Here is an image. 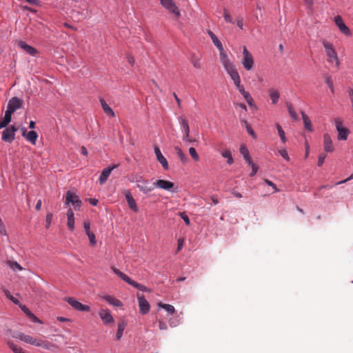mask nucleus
<instances>
[{
  "instance_id": "14",
  "label": "nucleus",
  "mask_w": 353,
  "mask_h": 353,
  "mask_svg": "<svg viewBox=\"0 0 353 353\" xmlns=\"http://www.w3.org/2000/svg\"><path fill=\"white\" fill-rule=\"evenodd\" d=\"M155 155L157 161L161 164L163 169L168 170L169 169V165L165 157L162 154L160 148L158 146H155L154 148Z\"/></svg>"
},
{
  "instance_id": "64",
  "label": "nucleus",
  "mask_w": 353,
  "mask_h": 353,
  "mask_svg": "<svg viewBox=\"0 0 353 353\" xmlns=\"http://www.w3.org/2000/svg\"><path fill=\"white\" fill-rule=\"evenodd\" d=\"M127 59H128V63L132 66H133L134 65V63H135V60H134V57L132 56H131V55H128Z\"/></svg>"
},
{
  "instance_id": "46",
  "label": "nucleus",
  "mask_w": 353,
  "mask_h": 353,
  "mask_svg": "<svg viewBox=\"0 0 353 353\" xmlns=\"http://www.w3.org/2000/svg\"><path fill=\"white\" fill-rule=\"evenodd\" d=\"M179 216L184 221V222L186 224V225H190V219H189L188 216L187 215V214L185 212H180L179 213Z\"/></svg>"
},
{
  "instance_id": "52",
  "label": "nucleus",
  "mask_w": 353,
  "mask_h": 353,
  "mask_svg": "<svg viewBox=\"0 0 353 353\" xmlns=\"http://www.w3.org/2000/svg\"><path fill=\"white\" fill-rule=\"evenodd\" d=\"M249 165H251V167H252V172L250 174V176H254L258 172L259 167L254 162L252 163V164H249Z\"/></svg>"
},
{
  "instance_id": "53",
  "label": "nucleus",
  "mask_w": 353,
  "mask_h": 353,
  "mask_svg": "<svg viewBox=\"0 0 353 353\" xmlns=\"http://www.w3.org/2000/svg\"><path fill=\"white\" fill-rule=\"evenodd\" d=\"M246 130H247V132L248 133L251 135L254 139H256V135L254 131V130L252 129L251 125H247V126L245 127Z\"/></svg>"
},
{
  "instance_id": "28",
  "label": "nucleus",
  "mask_w": 353,
  "mask_h": 353,
  "mask_svg": "<svg viewBox=\"0 0 353 353\" xmlns=\"http://www.w3.org/2000/svg\"><path fill=\"white\" fill-rule=\"evenodd\" d=\"M100 103L102 106L103 110L104 112L109 117H114L115 114L112 109L108 105V104L105 102L103 99H100Z\"/></svg>"
},
{
  "instance_id": "2",
  "label": "nucleus",
  "mask_w": 353,
  "mask_h": 353,
  "mask_svg": "<svg viewBox=\"0 0 353 353\" xmlns=\"http://www.w3.org/2000/svg\"><path fill=\"white\" fill-rule=\"evenodd\" d=\"M322 43L323 47L325 48L326 54L328 57V62L330 63L335 64L336 67L338 68L340 65V61L339 59L337 53L335 49L334 48L333 45L331 43L326 41H323Z\"/></svg>"
},
{
  "instance_id": "3",
  "label": "nucleus",
  "mask_w": 353,
  "mask_h": 353,
  "mask_svg": "<svg viewBox=\"0 0 353 353\" xmlns=\"http://www.w3.org/2000/svg\"><path fill=\"white\" fill-rule=\"evenodd\" d=\"M65 204L68 205L71 203L75 210H79L81 207L82 202L80 200L78 195H77L74 192H72L70 190L67 191L65 194Z\"/></svg>"
},
{
  "instance_id": "32",
  "label": "nucleus",
  "mask_w": 353,
  "mask_h": 353,
  "mask_svg": "<svg viewBox=\"0 0 353 353\" xmlns=\"http://www.w3.org/2000/svg\"><path fill=\"white\" fill-rule=\"evenodd\" d=\"M270 99L273 104H276L280 98V93L277 90L271 88L268 91Z\"/></svg>"
},
{
  "instance_id": "33",
  "label": "nucleus",
  "mask_w": 353,
  "mask_h": 353,
  "mask_svg": "<svg viewBox=\"0 0 353 353\" xmlns=\"http://www.w3.org/2000/svg\"><path fill=\"white\" fill-rule=\"evenodd\" d=\"M208 34L211 38L214 46L217 48V49L221 50L222 48H223V46L221 41L218 39V37L211 30H208Z\"/></svg>"
},
{
  "instance_id": "44",
  "label": "nucleus",
  "mask_w": 353,
  "mask_h": 353,
  "mask_svg": "<svg viewBox=\"0 0 353 353\" xmlns=\"http://www.w3.org/2000/svg\"><path fill=\"white\" fill-rule=\"evenodd\" d=\"M191 62L195 68L199 69L201 68L200 60L197 57H193L192 58Z\"/></svg>"
},
{
  "instance_id": "49",
  "label": "nucleus",
  "mask_w": 353,
  "mask_h": 353,
  "mask_svg": "<svg viewBox=\"0 0 353 353\" xmlns=\"http://www.w3.org/2000/svg\"><path fill=\"white\" fill-rule=\"evenodd\" d=\"M86 234L88 236V238H89L90 243L91 245H96L97 241H96V238H95L94 234L90 232Z\"/></svg>"
},
{
  "instance_id": "62",
  "label": "nucleus",
  "mask_w": 353,
  "mask_h": 353,
  "mask_svg": "<svg viewBox=\"0 0 353 353\" xmlns=\"http://www.w3.org/2000/svg\"><path fill=\"white\" fill-rule=\"evenodd\" d=\"M159 327L161 330H166L167 325L165 323L163 322L161 320H159Z\"/></svg>"
},
{
  "instance_id": "51",
  "label": "nucleus",
  "mask_w": 353,
  "mask_h": 353,
  "mask_svg": "<svg viewBox=\"0 0 353 353\" xmlns=\"http://www.w3.org/2000/svg\"><path fill=\"white\" fill-rule=\"evenodd\" d=\"M10 265L11 268L14 270H22V267L16 261L10 262Z\"/></svg>"
},
{
  "instance_id": "8",
  "label": "nucleus",
  "mask_w": 353,
  "mask_h": 353,
  "mask_svg": "<svg viewBox=\"0 0 353 353\" xmlns=\"http://www.w3.org/2000/svg\"><path fill=\"white\" fill-rule=\"evenodd\" d=\"M17 130V128L14 125H10L2 132L1 139L6 143H12L15 139Z\"/></svg>"
},
{
  "instance_id": "38",
  "label": "nucleus",
  "mask_w": 353,
  "mask_h": 353,
  "mask_svg": "<svg viewBox=\"0 0 353 353\" xmlns=\"http://www.w3.org/2000/svg\"><path fill=\"white\" fill-rule=\"evenodd\" d=\"M175 150L176 151V153L179 157V159H181V161L183 163H185L188 162V158L187 157V156L183 153V152L182 151V150L179 148V147H175Z\"/></svg>"
},
{
  "instance_id": "11",
  "label": "nucleus",
  "mask_w": 353,
  "mask_h": 353,
  "mask_svg": "<svg viewBox=\"0 0 353 353\" xmlns=\"http://www.w3.org/2000/svg\"><path fill=\"white\" fill-rule=\"evenodd\" d=\"M334 22L336 25L338 26L340 31L346 36L351 35V32L350 28L345 24L343 21V19L341 16L337 15L334 17Z\"/></svg>"
},
{
  "instance_id": "21",
  "label": "nucleus",
  "mask_w": 353,
  "mask_h": 353,
  "mask_svg": "<svg viewBox=\"0 0 353 353\" xmlns=\"http://www.w3.org/2000/svg\"><path fill=\"white\" fill-rule=\"evenodd\" d=\"M68 223L67 225L70 231H73L74 229V214L71 208H69L67 211Z\"/></svg>"
},
{
  "instance_id": "10",
  "label": "nucleus",
  "mask_w": 353,
  "mask_h": 353,
  "mask_svg": "<svg viewBox=\"0 0 353 353\" xmlns=\"http://www.w3.org/2000/svg\"><path fill=\"white\" fill-rule=\"evenodd\" d=\"M23 103V101L22 99L17 97H14L9 100L7 108L14 112L18 109L22 108Z\"/></svg>"
},
{
  "instance_id": "23",
  "label": "nucleus",
  "mask_w": 353,
  "mask_h": 353,
  "mask_svg": "<svg viewBox=\"0 0 353 353\" xmlns=\"http://www.w3.org/2000/svg\"><path fill=\"white\" fill-rule=\"evenodd\" d=\"M174 312L175 310H166L165 318L168 319L170 325L172 327L176 326L179 323L177 317H174Z\"/></svg>"
},
{
  "instance_id": "50",
  "label": "nucleus",
  "mask_w": 353,
  "mask_h": 353,
  "mask_svg": "<svg viewBox=\"0 0 353 353\" xmlns=\"http://www.w3.org/2000/svg\"><path fill=\"white\" fill-rule=\"evenodd\" d=\"M52 219H53V214L52 213H48L46 215V228H49L50 225H51V223H52Z\"/></svg>"
},
{
  "instance_id": "27",
  "label": "nucleus",
  "mask_w": 353,
  "mask_h": 353,
  "mask_svg": "<svg viewBox=\"0 0 353 353\" xmlns=\"http://www.w3.org/2000/svg\"><path fill=\"white\" fill-rule=\"evenodd\" d=\"M127 325V321L125 319H121L119 321L118 323V329L116 334V338L117 340L121 339L123 335V330H125Z\"/></svg>"
},
{
  "instance_id": "35",
  "label": "nucleus",
  "mask_w": 353,
  "mask_h": 353,
  "mask_svg": "<svg viewBox=\"0 0 353 353\" xmlns=\"http://www.w3.org/2000/svg\"><path fill=\"white\" fill-rule=\"evenodd\" d=\"M221 156L223 158L227 159V163L229 165H232L234 163V159L232 155V152L230 150H225L221 152Z\"/></svg>"
},
{
  "instance_id": "34",
  "label": "nucleus",
  "mask_w": 353,
  "mask_h": 353,
  "mask_svg": "<svg viewBox=\"0 0 353 353\" xmlns=\"http://www.w3.org/2000/svg\"><path fill=\"white\" fill-rule=\"evenodd\" d=\"M111 269L115 274H117L121 279H122L125 282L128 283V281L130 280V277H129L127 274L122 272L115 267L112 266L111 267Z\"/></svg>"
},
{
  "instance_id": "37",
  "label": "nucleus",
  "mask_w": 353,
  "mask_h": 353,
  "mask_svg": "<svg viewBox=\"0 0 353 353\" xmlns=\"http://www.w3.org/2000/svg\"><path fill=\"white\" fill-rule=\"evenodd\" d=\"M276 127L278 130L279 136L280 137L281 141L283 143H286L287 137L285 136V133L284 130H283L282 127L279 123H276Z\"/></svg>"
},
{
  "instance_id": "42",
  "label": "nucleus",
  "mask_w": 353,
  "mask_h": 353,
  "mask_svg": "<svg viewBox=\"0 0 353 353\" xmlns=\"http://www.w3.org/2000/svg\"><path fill=\"white\" fill-rule=\"evenodd\" d=\"M189 153L192 158L195 161H198L199 160V156L196 152V150L194 148L191 147L189 148Z\"/></svg>"
},
{
  "instance_id": "19",
  "label": "nucleus",
  "mask_w": 353,
  "mask_h": 353,
  "mask_svg": "<svg viewBox=\"0 0 353 353\" xmlns=\"http://www.w3.org/2000/svg\"><path fill=\"white\" fill-rule=\"evenodd\" d=\"M64 300L69 303L73 309H90L88 305H83L72 297L65 298Z\"/></svg>"
},
{
  "instance_id": "17",
  "label": "nucleus",
  "mask_w": 353,
  "mask_h": 353,
  "mask_svg": "<svg viewBox=\"0 0 353 353\" xmlns=\"http://www.w3.org/2000/svg\"><path fill=\"white\" fill-rule=\"evenodd\" d=\"M17 46L19 48L23 49L26 52L31 56H34L37 53V50L34 47L27 44L23 41H19L17 42Z\"/></svg>"
},
{
  "instance_id": "12",
  "label": "nucleus",
  "mask_w": 353,
  "mask_h": 353,
  "mask_svg": "<svg viewBox=\"0 0 353 353\" xmlns=\"http://www.w3.org/2000/svg\"><path fill=\"white\" fill-rule=\"evenodd\" d=\"M118 167V165L114 164L112 165L108 166V168H105L103 169L101 172V174L99 176V181L101 185H103L105 183V182L107 181L108 177L110 176L112 171L117 168Z\"/></svg>"
},
{
  "instance_id": "1",
  "label": "nucleus",
  "mask_w": 353,
  "mask_h": 353,
  "mask_svg": "<svg viewBox=\"0 0 353 353\" xmlns=\"http://www.w3.org/2000/svg\"><path fill=\"white\" fill-rule=\"evenodd\" d=\"M15 337L26 343L34 345L36 347H42L49 351L57 352L59 350V346L55 343H53L47 340H43L39 338L33 337L23 333H19Z\"/></svg>"
},
{
  "instance_id": "15",
  "label": "nucleus",
  "mask_w": 353,
  "mask_h": 353,
  "mask_svg": "<svg viewBox=\"0 0 353 353\" xmlns=\"http://www.w3.org/2000/svg\"><path fill=\"white\" fill-rule=\"evenodd\" d=\"M323 149L327 152H332L334 150L332 140L327 133L323 135Z\"/></svg>"
},
{
  "instance_id": "61",
  "label": "nucleus",
  "mask_w": 353,
  "mask_h": 353,
  "mask_svg": "<svg viewBox=\"0 0 353 353\" xmlns=\"http://www.w3.org/2000/svg\"><path fill=\"white\" fill-rule=\"evenodd\" d=\"M246 102L248 103V105H249L250 108H254V109H257V106H256V105L255 104V103H254V101L253 98H252V99H250V100H248V101H247Z\"/></svg>"
},
{
  "instance_id": "43",
  "label": "nucleus",
  "mask_w": 353,
  "mask_h": 353,
  "mask_svg": "<svg viewBox=\"0 0 353 353\" xmlns=\"http://www.w3.org/2000/svg\"><path fill=\"white\" fill-rule=\"evenodd\" d=\"M223 17H224V19H225V22L230 23H234V21L233 20V18L228 13V10L226 9L223 10Z\"/></svg>"
},
{
  "instance_id": "18",
  "label": "nucleus",
  "mask_w": 353,
  "mask_h": 353,
  "mask_svg": "<svg viewBox=\"0 0 353 353\" xmlns=\"http://www.w3.org/2000/svg\"><path fill=\"white\" fill-rule=\"evenodd\" d=\"M22 136L25 137L26 140L29 141L32 145H34L36 143L37 139L38 138V134L35 131L31 130L29 131L28 133L26 128H22Z\"/></svg>"
},
{
  "instance_id": "25",
  "label": "nucleus",
  "mask_w": 353,
  "mask_h": 353,
  "mask_svg": "<svg viewBox=\"0 0 353 353\" xmlns=\"http://www.w3.org/2000/svg\"><path fill=\"white\" fill-rule=\"evenodd\" d=\"M127 283H128L129 285L133 286L134 288H137V290H139L141 292H150L152 291L151 289L147 288L146 286H145L141 283L136 282L135 281L132 280L131 278L130 279V280L128 281Z\"/></svg>"
},
{
  "instance_id": "56",
  "label": "nucleus",
  "mask_w": 353,
  "mask_h": 353,
  "mask_svg": "<svg viewBox=\"0 0 353 353\" xmlns=\"http://www.w3.org/2000/svg\"><path fill=\"white\" fill-rule=\"evenodd\" d=\"M279 153H280V154L282 156V157L284 159H285L288 161H290V157L288 156V154L287 151L285 149L280 150H279Z\"/></svg>"
},
{
  "instance_id": "45",
  "label": "nucleus",
  "mask_w": 353,
  "mask_h": 353,
  "mask_svg": "<svg viewBox=\"0 0 353 353\" xmlns=\"http://www.w3.org/2000/svg\"><path fill=\"white\" fill-rule=\"evenodd\" d=\"M264 183L269 185L270 187H272L274 190V192H278L280 191L279 189L277 188L276 185L272 181L265 179H264Z\"/></svg>"
},
{
  "instance_id": "60",
  "label": "nucleus",
  "mask_w": 353,
  "mask_h": 353,
  "mask_svg": "<svg viewBox=\"0 0 353 353\" xmlns=\"http://www.w3.org/2000/svg\"><path fill=\"white\" fill-rule=\"evenodd\" d=\"M0 234L3 236H7L6 228L3 223L0 224Z\"/></svg>"
},
{
  "instance_id": "9",
  "label": "nucleus",
  "mask_w": 353,
  "mask_h": 353,
  "mask_svg": "<svg viewBox=\"0 0 353 353\" xmlns=\"http://www.w3.org/2000/svg\"><path fill=\"white\" fill-rule=\"evenodd\" d=\"M335 125L338 132V139L343 141L347 140L350 133L348 129L343 127L342 121L340 119H336Z\"/></svg>"
},
{
  "instance_id": "7",
  "label": "nucleus",
  "mask_w": 353,
  "mask_h": 353,
  "mask_svg": "<svg viewBox=\"0 0 353 353\" xmlns=\"http://www.w3.org/2000/svg\"><path fill=\"white\" fill-rule=\"evenodd\" d=\"M136 183L137 188L144 194H148L155 188L153 184L150 185L149 181L143 179L142 176H139L136 180Z\"/></svg>"
},
{
  "instance_id": "58",
  "label": "nucleus",
  "mask_w": 353,
  "mask_h": 353,
  "mask_svg": "<svg viewBox=\"0 0 353 353\" xmlns=\"http://www.w3.org/2000/svg\"><path fill=\"white\" fill-rule=\"evenodd\" d=\"M159 309H174V306L170 304H163L161 303H159Z\"/></svg>"
},
{
  "instance_id": "6",
  "label": "nucleus",
  "mask_w": 353,
  "mask_h": 353,
  "mask_svg": "<svg viewBox=\"0 0 353 353\" xmlns=\"http://www.w3.org/2000/svg\"><path fill=\"white\" fill-rule=\"evenodd\" d=\"M153 185L154 186H155V188L168 190L173 193H176L178 192L177 188H174V183L170 181L159 179L156 182L153 183Z\"/></svg>"
},
{
  "instance_id": "40",
  "label": "nucleus",
  "mask_w": 353,
  "mask_h": 353,
  "mask_svg": "<svg viewBox=\"0 0 353 353\" xmlns=\"http://www.w3.org/2000/svg\"><path fill=\"white\" fill-rule=\"evenodd\" d=\"M9 347L13 351L14 353H25L21 347L17 346L12 342H8Z\"/></svg>"
},
{
  "instance_id": "20",
  "label": "nucleus",
  "mask_w": 353,
  "mask_h": 353,
  "mask_svg": "<svg viewBox=\"0 0 353 353\" xmlns=\"http://www.w3.org/2000/svg\"><path fill=\"white\" fill-rule=\"evenodd\" d=\"M99 315L105 325H111L114 323L112 316L108 312V310H100Z\"/></svg>"
},
{
  "instance_id": "41",
  "label": "nucleus",
  "mask_w": 353,
  "mask_h": 353,
  "mask_svg": "<svg viewBox=\"0 0 353 353\" xmlns=\"http://www.w3.org/2000/svg\"><path fill=\"white\" fill-rule=\"evenodd\" d=\"M26 314L29 317V319L35 323H42V321L39 319L34 314H33L30 310H23Z\"/></svg>"
},
{
  "instance_id": "26",
  "label": "nucleus",
  "mask_w": 353,
  "mask_h": 353,
  "mask_svg": "<svg viewBox=\"0 0 353 353\" xmlns=\"http://www.w3.org/2000/svg\"><path fill=\"white\" fill-rule=\"evenodd\" d=\"M240 152L243 156V158L247 163L252 164L253 161L250 155L249 151L245 145L240 147Z\"/></svg>"
},
{
  "instance_id": "13",
  "label": "nucleus",
  "mask_w": 353,
  "mask_h": 353,
  "mask_svg": "<svg viewBox=\"0 0 353 353\" xmlns=\"http://www.w3.org/2000/svg\"><path fill=\"white\" fill-rule=\"evenodd\" d=\"M124 195L125 196L126 201L128 202V205L129 208L132 210L134 212H138L139 208L137 207L135 199L133 198L130 190H126L124 191Z\"/></svg>"
},
{
  "instance_id": "22",
  "label": "nucleus",
  "mask_w": 353,
  "mask_h": 353,
  "mask_svg": "<svg viewBox=\"0 0 353 353\" xmlns=\"http://www.w3.org/2000/svg\"><path fill=\"white\" fill-rule=\"evenodd\" d=\"M174 312L175 310H166L165 318L168 319L170 325L172 327L176 326L179 323L177 317H174Z\"/></svg>"
},
{
  "instance_id": "16",
  "label": "nucleus",
  "mask_w": 353,
  "mask_h": 353,
  "mask_svg": "<svg viewBox=\"0 0 353 353\" xmlns=\"http://www.w3.org/2000/svg\"><path fill=\"white\" fill-rule=\"evenodd\" d=\"M219 54H220V61L223 65L225 70L232 67L234 65L230 62V59L227 54L225 53L224 48H222V50H219Z\"/></svg>"
},
{
  "instance_id": "54",
  "label": "nucleus",
  "mask_w": 353,
  "mask_h": 353,
  "mask_svg": "<svg viewBox=\"0 0 353 353\" xmlns=\"http://www.w3.org/2000/svg\"><path fill=\"white\" fill-rule=\"evenodd\" d=\"M236 25L241 29H243V18L241 16H239L236 19Z\"/></svg>"
},
{
  "instance_id": "4",
  "label": "nucleus",
  "mask_w": 353,
  "mask_h": 353,
  "mask_svg": "<svg viewBox=\"0 0 353 353\" xmlns=\"http://www.w3.org/2000/svg\"><path fill=\"white\" fill-rule=\"evenodd\" d=\"M241 63L246 70H251L254 67V58L252 54L248 50L247 48L243 46V59Z\"/></svg>"
},
{
  "instance_id": "57",
  "label": "nucleus",
  "mask_w": 353,
  "mask_h": 353,
  "mask_svg": "<svg viewBox=\"0 0 353 353\" xmlns=\"http://www.w3.org/2000/svg\"><path fill=\"white\" fill-rule=\"evenodd\" d=\"M6 295H7V297L10 300L12 301L14 304L16 305H19V301L14 298L12 295H11L9 292H6Z\"/></svg>"
},
{
  "instance_id": "30",
  "label": "nucleus",
  "mask_w": 353,
  "mask_h": 353,
  "mask_svg": "<svg viewBox=\"0 0 353 353\" xmlns=\"http://www.w3.org/2000/svg\"><path fill=\"white\" fill-rule=\"evenodd\" d=\"M179 123L181 125L182 131L184 134H186V138H187L188 137V134H190V127H189L188 121L185 117H181L179 118Z\"/></svg>"
},
{
  "instance_id": "63",
  "label": "nucleus",
  "mask_w": 353,
  "mask_h": 353,
  "mask_svg": "<svg viewBox=\"0 0 353 353\" xmlns=\"http://www.w3.org/2000/svg\"><path fill=\"white\" fill-rule=\"evenodd\" d=\"M242 95L243 96V97H244V99H245L246 101H248V100L250 101V99H252L251 94L248 91H245Z\"/></svg>"
},
{
  "instance_id": "47",
  "label": "nucleus",
  "mask_w": 353,
  "mask_h": 353,
  "mask_svg": "<svg viewBox=\"0 0 353 353\" xmlns=\"http://www.w3.org/2000/svg\"><path fill=\"white\" fill-rule=\"evenodd\" d=\"M325 83L327 85V86L329 87V88L330 89L331 92L332 93H334V84H333V81L331 79V77H326L325 78Z\"/></svg>"
},
{
  "instance_id": "59",
  "label": "nucleus",
  "mask_w": 353,
  "mask_h": 353,
  "mask_svg": "<svg viewBox=\"0 0 353 353\" xmlns=\"http://www.w3.org/2000/svg\"><path fill=\"white\" fill-rule=\"evenodd\" d=\"M83 228L86 234L90 232V223L89 221L83 222Z\"/></svg>"
},
{
  "instance_id": "48",
  "label": "nucleus",
  "mask_w": 353,
  "mask_h": 353,
  "mask_svg": "<svg viewBox=\"0 0 353 353\" xmlns=\"http://www.w3.org/2000/svg\"><path fill=\"white\" fill-rule=\"evenodd\" d=\"M13 113H14V112L8 110L7 108V110L5 112V115H4L3 119H6L7 121H8V123H10V121L12 120V114Z\"/></svg>"
},
{
  "instance_id": "5",
  "label": "nucleus",
  "mask_w": 353,
  "mask_h": 353,
  "mask_svg": "<svg viewBox=\"0 0 353 353\" xmlns=\"http://www.w3.org/2000/svg\"><path fill=\"white\" fill-rule=\"evenodd\" d=\"M162 6L173 14L175 17H179L181 12L174 0H160Z\"/></svg>"
},
{
  "instance_id": "36",
  "label": "nucleus",
  "mask_w": 353,
  "mask_h": 353,
  "mask_svg": "<svg viewBox=\"0 0 353 353\" xmlns=\"http://www.w3.org/2000/svg\"><path fill=\"white\" fill-rule=\"evenodd\" d=\"M226 72L232 80L240 77L239 72L235 68L234 65L227 69Z\"/></svg>"
},
{
  "instance_id": "39",
  "label": "nucleus",
  "mask_w": 353,
  "mask_h": 353,
  "mask_svg": "<svg viewBox=\"0 0 353 353\" xmlns=\"http://www.w3.org/2000/svg\"><path fill=\"white\" fill-rule=\"evenodd\" d=\"M287 108H288V112H289L291 118L293 120L296 121L298 119V116H297L294 109L293 108L292 104L290 103H288Z\"/></svg>"
},
{
  "instance_id": "55",
  "label": "nucleus",
  "mask_w": 353,
  "mask_h": 353,
  "mask_svg": "<svg viewBox=\"0 0 353 353\" xmlns=\"http://www.w3.org/2000/svg\"><path fill=\"white\" fill-rule=\"evenodd\" d=\"M325 158H326V155L324 154H321L319 156V157H318V166L319 167H321L323 164Z\"/></svg>"
},
{
  "instance_id": "31",
  "label": "nucleus",
  "mask_w": 353,
  "mask_h": 353,
  "mask_svg": "<svg viewBox=\"0 0 353 353\" xmlns=\"http://www.w3.org/2000/svg\"><path fill=\"white\" fill-rule=\"evenodd\" d=\"M139 309H150V305L143 295L137 294Z\"/></svg>"
},
{
  "instance_id": "29",
  "label": "nucleus",
  "mask_w": 353,
  "mask_h": 353,
  "mask_svg": "<svg viewBox=\"0 0 353 353\" xmlns=\"http://www.w3.org/2000/svg\"><path fill=\"white\" fill-rule=\"evenodd\" d=\"M103 299L111 305L114 307H121L122 306V303L120 300L110 296L105 295L103 296Z\"/></svg>"
},
{
  "instance_id": "24",
  "label": "nucleus",
  "mask_w": 353,
  "mask_h": 353,
  "mask_svg": "<svg viewBox=\"0 0 353 353\" xmlns=\"http://www.w3.org/2000/svg\"><path fill=\"white\" fill-rule=\"evenodd\" d=\"M301 114L302 119L303 121L305 129L308 130L309 132H312L313 127H312V122H311L310 118L303 111H301Z\"/></svg>"
}]
</instances>
